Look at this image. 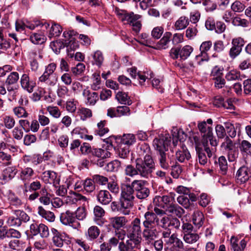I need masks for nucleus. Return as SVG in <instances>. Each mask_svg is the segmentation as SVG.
Segmentation results:
<instances>
[{
    "label": "nucleus",
    "mask_w": 251,
    "mask_h": 251,
    "mask_svg": "<svg viewBox=\"0 0 251 251\" xmlns=\"http://www.w3.org/2000/svg\"><path fill=\"white\" fill-rule=\"evenodd\" d=\"M151 161L148 157L145 161H142L141 158H137L135 160V167L131 164L126 165L124 171L125 174L131 177L140 175L143 178H148L151 176L154 171L152 169Z\"/></svg>",
    "instance_id": "f257e3e1"
},
{
    "label": "nucleus",
    "mask_w": 251,
    "mask_h": 251,
    "mask_svg": "<svg viewBox=\"0 0 251 251\" xmlns=\"http://www.w3.org/2000/svg\"><path fill=\"white\" fill-rule=\"evenodd\" d=\"M199 131L202 134V146L208 157H211L216 150L218 142L213 136L212 128L206 124V122H199L198 124Z\"/></svg>",
    "instance_id": "f03ea898"
},
{
    "label": "nucleus",
    "mask_w": 251,
    "mask_h": 251,
    "mask_svg": "<svg viewBox=\"0 0 251 251\" xmlns=\"http://www.w3.org/2000/svg\"><path fill=\"white\" fill-rule=\"evenodd\" d=\"M134 195H131L124 188L122 192L119 202L113 201L111 208L113 212H119L125 215L130 214L133 206Z\"/></svg>",
    "instance_id": "7ed1b4c3"
},
{
    "label": "nucleus",
    "mask_w": 251,
    "mask_h": 251,
    "mask_svg": "<svg viewBox=\"0 0 251 251\" xmlns=\"http://www.w3.org/2000/svg\"><path fill=\"white\" fill-rule=\"evenodd\" d=\"M147 182L142 179L134 180L130 185H126L125 188L131 195L135 192L136 197L139 199H145L150 195L149 189L146 187Z\"/></svg>",
    "instance_id": "20e7f679"
},
{
    "label": "nucleus",
    "mask_w": 251,
    "mask_h": 251,
    "mask_svg": "<svg viewBox=\"0 0 251 251\" xmlns=\"http://www.w3.org/2000/svg\"><path fill=\"white\" fill-rule=\"evenodd\" d=\"M116 13L119 18L125 24H129L132 26V29L136 33L139 32L141 24L138 20L141 16L138 14H134L133 12H127L126 11L121 9H117Z\"/></svg>",
    "instance_id": "39448f33"
},
{
    "label": "nucleus",
    "mask_w": 251,
    "mask_h": 251,
    "mask_svg": "<svg viewBox=\"0 0 251 251\" xmlns=\"http://www.w3.org/2000/svg\"><path fill=\"white\" fill-rule=\"evenodd\" d=\"M13 215L6 217V224L10 227H20L23 222L26 223L29 219V216L23 210L15 209L12 210Z\"/></svg>",
    "instance_id": "423d86ee"
},
{
    "label": "nucleus",
    "mask_w": 251,
    "mask_h": 251,
    "mask_svg": "<svg viewBox=\"0 0 251 251\" xmlns=\"http://www.w3.org/2000/svg\"><path fill=\"white\" fill-rule=\"evenodd\" d=\"M159 226L166 230L162 232V237L169 238L171 233V228L179 229L180 226V222L176 218H171L165 216L161 219Z\"/></svg>",
    "instance_id": "0eeeda50"
},
{
    "label": "nucleus",
    "mask_w": 251,
    "mask_h": 251,
    "mask_svg": "<svg viewBox=\"0 0 251 251\" xmlns=\"http://www.w3.org/2000/svg\"><path fill=\"white\" fill-rule=\"evenodd\" d=\"M171 142V136L168 133H161L155 137L153 141V146L158 153L168 151Z\"/></svg>",
    "instance_id": "6e6552de"
},
{
    "label": "nucleus",
    "mask_w": 251,
    "mask_h": 251,
    "mask_svg": "<svg viewBox=\"0 0 251 251\" xmlns=\"http://www.w3.org/2000/svg\"><path fill=\"white\" fill-rule=\"evenodd\" d=\"M56 68V64L51 63L49 64L43 74L39 78V81L44 82L49 86H54L57 82V78L53 75Z\"/></svg>",
    "instance_id": "1a4fd4ad"
},
{
    "label": "nucleus",
    "mask_w": 251,
    "mask_h": 251,
    "mask_svg": "<svg viewBox=\"0 0 251 251\" xmlns=\"http://www.w3.org/2000/svg\"><path fill=\"white\" fill-rule=\"evenodd\" d=\"M53 236L52 241L54 245L58 248H62L64 244L69 245L71 243V238L65 233H60L55 228L51 229Z\"/></svg>",
    "instance_id": "9d476101"
},
{
    "label": "nucleus",
    "mask_w": 251,
    "mask_h": 251,
    "mask_svg": "<svg viewBox=\"0 0 251 251\" xmlns=\"http://www.w3.org/2000/svg\"><path fill=\"white\" fill-rule=\"evenodd\" d=\"M30 232L34 236L39 234L43 238H47L49 236V228L43 224L33 222L30 226Z\"/></svg>",
    "instance_id": "9b49d317"
},
{
    "label": "nucleus",
    "mask_w": 251,
    "mask_h": 251,
    "mask_svg": "<svg viewBox=\"0 0 251 251\" xmlns=\"http://www.w3.org/2000/svg\"><path fill=\"white\" fill-rule=\"evenodd\" d=\"M35 175L33 169L29 167L22 168L19 174V178L24 183L25 191L27 192V187L29 182Z\"/></svg>",
    "instance_id": "f8f14e48"
},
{
    "label": "nucleus",
    "mask_w": 251,
    "mask_h": 251,
    "mask_svg": "<svg viewBox=\"0 0 251 251\" xmlns=\"http://www.w3.org/2000/svg\"><path fill=\"white\" fill-rule=\"evenodd\" d=\"M212 46L211 41L203 42L200 47V54L197 55L196 59L198 61V63L200 64L201 61H208L209 57L207 52L210 50Z\"/></svg>",
    "instance_id": "ddd939ff"
},
{
    "label": "nucleus",
    "mask_w": 251,
    "mask_h": 251,
    "mask_svg": "<svg viewBox=\"0 0 251 251\" xmlns=\"http://www.w3.org/2000/svg\"><path fill=\"white\" fill-rule=\"evenodd\" d=\"M137 151L139 155L140 156H144V159L142 161H145V159L149 158L150 161L152 160L151 163L152 164V169H155V163L151 155V149L148 144L143 143L139 144L137 148Z\"/></svg>",
    "instance_id": "4468645a"
},
{
    "label": "nucleus",
    "mask_w": 251,
    "mask_h": 251,
    "mask_svg": "<svg viewBox=\"0 0 251 251\" xmlns=\"http://www.w3.org/2000/svg\"><path fill=\"white\" fill-rule=\"evenodd\" d=\"M143 237L148 244H152V242L158 237V232L155 226H144Z\"/></svg>",
    "instance_id": "2eb2a0df"
},
{
    "label": "nucleus",
    "mask_w": 251,
    "mask_h": 251,
    "mask_svg": "<svg viewBox=\"0 0 251 251\" xmlns=\"http://www.w3.org/2000/svg\"><path fill=\"white\" fill-rule=\"evenodd\" d=\"M41 178L46 183L52 184L54 187L59 184L60 179L57 177V174L53 171H45L41 175Z\"/></svg>",
    "instance_id": "dca6fc26"
},
{
    "label": "nucleus",
    "mask_w": 251,
    "mask_h": 251,
    "mask_svg": "<svg viewBox=\"0 0 251 251\" xmlns=\"http://www.w3.org/2000/svg\"><path fill=\"white\" fill-rule=\"evenodd\" d=\"M60 220L61 223L65 226H74L76 225H79L76 221L75 213L69 210L61 213Z\"/></svg>",
    "instance_id": "f3484780"
},
{
    "label": "nucleus",
    "mask_w": 251,
    "mask_h": 251,
    "mask_svg": "<svg viewBox=\"0 0 251 251\" xmlns=\"http://www.w3.org/2000/svg\"><path fill=\"white\" fill-rule=\"evenodd\" d=\"M87 198L82 195L75 192L69 193V195L65 198V201L67 204L76 206L77 204H80L81 201H86Z\"/></svg>",
    "instance_id": "a211bd4d"
},
{
    "label": "nucleus",
    "mask_w": 251,
    "mask_h": 251,
    "mask_svg": "<svg viewBox=\"0 0 251 251\" xmlns=\"http://www.w3.org/2000/svg\"><path fill=\"white\" fill-rule=\"evenodd\" d=\"M20 82L22 88L29 93L33 91L34 88L36 86L35 82L30 79L28 75L25 74L22 75Z\"/></svg>",
    "instance_id": "6ab92c4d"
},
{
    "label": "nucleus",
    "mask_w": 251,
    "mask_h": 251,
    "mask_svg": "<svg viewBox=\"0 0 251 251\" xmlns=\"http://www.w3.org/2000/svg\"><path fill=\"white\" fill-rule=\"evenodd\" d=\"M226 128V133L228 134V136L232 138L236 137L237 133L238 134L241 133V125L240 124L236 123L233 124L229 122H226L224 123Z\"/></svg>",
    "instance_id": "aec40b11"
},
{
    "label": "nucleus",
    "mask_w": 251,
    "mask_h": 251,
    "mask_svg": "<svg viewBox=\"0 0 251 251\" xmlns=\"http://www.w3.org/2000/svg\"><path fill=\"white\" fill-rule=\"evenodd\" d=\"M144 217V226H153L152 225L155 224L159 226V219L154 212L148 211L145 213Z\"/></svg>",
    "instance_id": "412c9836"
},
{
    "label": "nucleus",
    "mask_w": 251,
    "mask_h": 251,
    "mask_svg": "<svg viewBox=\"0 0 251 251\" xmlns=\"http://www.w3.org/2000/svg\"><path fill=\"white\" fill-rule=\"evenodd\" d=\"M231 250L232 251H244L246 247L247 242L242 239L239 241L238 238L232 236L230 240Z\"/></svg>",
    "instance_id": "4be33fe9"
},
{
    "label": "nucleus",
    "mask_w": 251,
    "mask_h": 251,
    "mask_svg": "<svg viewBox=\"0 0 251 251\" xmlns=\"http://www.w3.org/2000/svg\"><path fill=\"white\" fill-rule=\"evenodd\" d=\"M109 222L111 226L118 230L126 225L127 220L124 216H115L110 218Z\"/></svg>",
    "instance_id": "5701e85b"
},
{
    "label": "nucleus",
    "mask_w": 251,
    "mask_h": 251,
    "mask_svg": "<svg viewBox=\"0 0 251 251\" xmlns=\"http://www.w3.org/2000/svg\"><path fill=\"white\" fill-rule=\"evenodd\" d=\"M158 154L159 164L160 167L165 170H169L172 164L170 156L166 153V152L158 153Z\"/></svg>",
    "instance_id": "b1692460"
},
{
    "label": "nucleus",
    "mask_w": 251,
    "mask_h": 251,
    "mask_svg": "<svg viewBox=\"0 0 251 251\" xmlns=\"http://www.w3.org/2000/svg\"><path fill=\"white\" fill-rule=\"evenodd\" d=\"M248 167L243 166L237 172L236 177L238 182L244 183L248 181L250 177Z\"/></svg>",
    "instance_id": "393cba45"
},
{
    "label": "nucleus",
    "mask_w": 251,
    "mask_h": 251,
    "mask_svg": "<svg viewBox=\"0 0 251 251\" xmlns=\"http://www.w3.org/2000/svg\"><path fill=\"white\" fill-rule=\"evenodd\" d=\"M172 33L170 32H166L163 37L158 42L155 49L157 50H165L169 47V44L171 41Z\"/></svg>",
    "instance_id": "a878e982"
},
{
    "label": "nucleus",
    "mask_w": 251,
    "mask_h": 251,
    "mask_svg": "<svg viewBox=\"0 0 251 251\" xmlns=\"http://www.w3.org/2000/svg\"><path fill=\"white\" fill-rule=\"evenodd\" d=\"M83 96L86 98V103L90 105H94L99 100L98 94L95 92H91L89 90L84 89Z\"/></svg>",
    "instance_id": "bb28decb"
},
{
    "label": "nucleus",
    "mask_w": 251,
    "mask_h": 251,
    "mask_svg": "<svg viewBox=\"0 0 251 251\" xmlns=\"http://www.w3.org/2000/svg\"><path fill=\"white\" fill-rule=\"evenodd\" d=\"M141 232L140 220L136 218L131 224V227L129 228L127 232L128 235H140Z\"/></svg>",
    "instance_id": "cd10ccee"
},
{
    "label": "nucleus",
    "mask_w": 251,
    "mask_h": 251,
    "mask_svg": "<svg viewBox=\"0 0 251 251\" xmlns=\"http://www.w3.org/2000/svg\"><path fill=\"white\" fill-rule=\"evenodd\" d=\"M23 160L25 163H32L37 165L42 162L43 158L39 154H33L24 155Z\"/></svg>",
    "instance_id": "c85d7f7f"
},
{
    "label": "nucleus",
    "mask_w": 251,
    "mask_h": 251,
    "mask_svg": "<svg viewBox=\"0 0 251 251\" xmlns=\"http://www.w3.org/2000/svg\"><path fill=\"white\" fill-rule=\"evenodd\" d=\"M129 240L126 241L125 245H130L134 250L140 249L141 248L142 238L140 235H128Z\"/></svg>",
    "instance_id": "c756f323"
},
{
    "label": "nucleus",
    "mask_w": 251,
    "mask_h": 251,
    "mask_svg": "<svg viewBox=\"0 0 251 251\" xmlns=\"http://www.w3.org/2000/svg\"><path fill=\"white\" fill-rule=\"evenodd\" d=\"M19 79V75L17 72H13L7 77L5 82L6 87H18L17 82Z\"/></svg>",
    "instance_id": "7c9ffc66"
},
{
    "label": "nucleus",
    "mask_w": 251,
    "mask_h": 251,
    "mask_svg": "<svg viewBox=\"0 0 251 251\" xmlns=\"http://www.w3.org/2000/svg\"><path fill=\"white\" fill-rule=\"evenodd\" d=\"M100 234V230L98 227L93 226L88 228L85 232V236L89 241H93L97 239Z\"/></svg>",
    "instance_id": "2f4dec72"
},
{
    "label": "nucleus",
    "mask_w": 251,
    "mask_h": 251,
    "mask_svg": "<svg viewBox=\"0 0 251 251\" xmlns=\"http://www.w3.org/2000/svg\"><path fill=\"white\" fill-rule=\"evenodd\" d=\"M166 211L178 218H180L184 213V209L176 204L170 205L167 208Z\"/></svg>",
    "instance_id": "473e14b6"
},
{
    "label": "nucleus",
    "mask_w": 251,
    "mask_h": 251,
    "mask_svg": "<svg viewBox=\"0 0 251 251\" xmlns=\"http://www.w3.org/2000/svg\"><path fill=\"white\" fill-rule=\"evenodd\" d=\"M97 199L101 204L106 205L111 201L112 197L108 191L100 190L97 195Z\"/></svg>",
    "instance_id": "72a5a7b5"
},
{
    "label": "nucleus",
    "mask_w": 251,
    "mask_h": 251,
    "mask_svg": "<svg viewBox=\"0 0 251 251\" xmlns=\"http://www.w3.org/2000/svg\"><path fill=\"white\" fill-rule=\"evenodd\" d=\"M204 220V215L201 212L197 210L194 212L192 221L193 224L196 227L198 228L201 227L203 224Z\"/></svg>",
    "instance_id": "f704fd0d"
},
{
    "label": "nucleus",
    "mask_w": 251,
    "mask_h": 251,
    "mask_svg": "<svg viewBox=\"0 0 251 251\" xmlns=\"http://www.w3.org/2000/svg\"><path fill=\"white\" fill-rule=\"evenodd\" d=\"M37 212L40 216L50 222H53L55 220L54 213L50 211H46L42 206H38Z\"/></svg>",
    "instance_id": "c9c22d12"
},
{
    "label": "nucleus",
    "mask_w": 251,
    "mask_h": 251,
    "mask_svg": "<svg viewBox=\"0 0 251 251\" xmlns=\"http://www.w3.org/2000/svg\"><path fill=\"white\" fill-rule=\"evenodd\" d=\"M189 19L185 16L180 17L175 23L174 27L176 30H182L189 25Z\"/></svg>",
    "instance_id": "e433bc0d"
},
{
    "label": "nucleus",
    "mask_w": 251,
    "mask_h": 251,
    "mask_svg": "<svg viewBox=\"0 0 251 251\" xmlns=\"http://www.w3.org/2000/svg\"><path fill=\"white\" fill-rule=\"evenodd\" d=\"M110 152L105 150L93 148L91 151V155L100 159H104L110 156Z\"/></svg>",
    "instance_id": "4c0bfd02"
},
{
    "label": "nucleus",
    "mask_w": 251,
    "mask_h": 251,
    "mask_svg": "<svg viewBox=\"0 0 251 251\" xmlns=\"http://www.w3.org/2000/svg\"><path fill=\"white\" fill-rule=\"evenodd\" d=\"M239 148L243 155L251 156V143L250 142L247 140H242Z\"/></svg>",
    "instance_id": "58836bf2"
},
{
    "label": "nucleus",
    "mask_w": 251,
    "mask_h": 251,
    "mask_svg": "<svg viewBox=\"0 0 251 251\" xmlns=\"http://www.w3.org/2000/svg\"><path fill=\"white\" fill-rule=\"evenodd\" d=\"M117 100L121 104L130 105L132 104V101L127 94L123 92H119L116 96Z\"/></svg>",
    "instance_id": "ea45409f"
},
{
    "label": "nucleus",
    "mask_w": 251,
    "mask_h": 251,
    "mask_svg": "<svg viewBox=\"0 0 251 251\" xmlns=\"http://www.w3.org/2000/svg\"><path fill=\"white\" fill-rule=\"evenodd\" d=\"M17 172V169L15 166L7 167L3 171L4 179L11 180L15 177Z\"/></svg>",
    "instance_id": "a19ab883"
},
{
    "label": "nucleus",
    "mask_w": 251,
    "mask_h": 251,
    "mask_svg": "<svg viewBox=\"0 0 251 251\" xmlns=\"http://www.w3.org/2000/svg\"><path fill=\"white\" fill-rule=\"evenodd\" d=\"M40 197L39 198V201L45 205H48L50 202V194L47 192V189L44 187L40 191Z\"/></svg>",
    "instance_id": "79ce46f5"
},
{
    "label": "nucleus",
    "mask_w": 251,
    "mask_h": 251,
    "mask_svg": "<svg viewBox=\"0 0 251 251\" xmlns=\"http://www.w3.org/2000/svg\"><path fill=\"white\" fill-rule=\"evenodd\" d=\"M106 121L103 120L97 124V129L95 131L96 134L100 136H103L109 131L108 127H106Z\"/></svg>",
    "instance_id": "37998d69"
},
{
    "label": "nucleus",
    "mask_w": 251,
    "mask_h": 251,
    "mask_svg": "<svg viewBox=\"0 0 251 251\" xmlns=\"http://www.w3.org/2000/svg\"><path fill=\"white\" fill-rule=\"evenodd\" d=\"M8 200L11 206H13L16 208L20 207L23 205L22 200L14 193H10L8 196Z\"/></svg>",
    "instance_id": "c03bdc74"
},
{
    "label": "nucleus",
    "mask_w": 251,
    "mask_h": 251,
    "mask_svg": "<svg viewBox=\"0 0 251 251\" xmlns=\"http://www.w3.org/2000/svg\"><path fill=\"white\" fill-rule=\"evenodd\" d=\"M221 147L226 151H231L236 148L235 144L229 136H226L225 138L224 141L221 144Z\"/></svg>",
    "instance_id": "a18cd8bd"
},
{
    "label": "nucleus",
    "mask_w": 251,
    "mask_h": 251,
    "mask_svg": "<svg viewBox=\"0 0 251 251\" xmlns=\"http://www.w3.org/2000/svg\"><path fill=\"white\" fill-rule=\"evenodd\" d=\"M30 39L34 44H41L46 40V36L41 32L32 34L30 36Z\"/></svg>",
    "instance_id": "49530a36"
},
{
    "label": "nucleus",
    "mask_w": 251,
    "mask_h": 251,
    "mask_svg": "<svg viewBox=\"0 0 251 251\" xmlns=\"http://www.w3.org/2000/svg\"><path fill=\"white\" fill-rule=\"evenodd\" d=\"M244 75H241L240 72L235 70H231L226 75V78L227 81H232L236 80H242L245 78Z\"/></svg>",
    "instance_id": "de8ad7c7"
},
{
    "label": "nucleus",
    "mask_w": 251,
    "mask_h": 251,
    "mask_svg": "<svg viewBox=\"0 0 251 251\" xmlns=\"http://www.w3.org/2000/svg\"><path fill=\"white\" fill-rule=\"evenodd\" d=\"M93 60L92 63L99 67H100L104 60V57L102 52L100 50H97L92 54Z\"/></svg>",
    "instance_id": "09e8293b"
},
{
    "label": "nucleus",
    "mask_w": 251,
    "mask_h": 251,
    "mask_svg": "<svg viewBox=\"0 0 251 251\" xmlns=\"http://www.w3.org/2000/svg\"><path fill=\"white\" fill-rule=\"evenodd\" d=\"M136 142L135 135L133 134H124L121 140V144H124L128 147L132 145Z\"/></svg>",
    "instance_id": "8fccbe9b"
},
{
    "label": "nucleus",
    "mask_w": 251,
    "mask_h": 251,
    "mask_svg": "<svg viewBox=\"0 0 251 251\" xmlns=\"http://www.w3.org/2000/svg\"><path fill=\"white\" fill-rule=\"evenodd\" d=\"M172 136L173 137V144L174 146L176 145L177 140L181 141L184 139L183 136H186V135L184 134V132L181 130H178L177 128H174L172 132Z\"/></svg>",
    "instance_id": "3c124183"
},
{
    "label": "nucleus",
    "mask_w": 251,
    "mask_h": 251,
    "mask_svg": "<svg viewBox=\"0 0 251 251\" xmlns=\"http://www.w3.org/2000/svg\"><path fill=\"white\" fill-rule=\"evenodd\" d=\"M77 114L80 118V119L85 121L87 118H89L92 116V112L91 110L89 108L82 107L78 109Z\"/></svg>",
    "instance_id": "603ef678"
},
{
    "label": "nucleus",
    "mask_w": 251,
    "mask_h": 251,
    "mask_svg": "<svg viewBox=\"0 0 251 251\" xmlns=\"http://www.w3.org/2000/svg\"><path fill=\"white\" fill-rule=\"evenodd\" d=\"M199 239V236L197 233L190 232L185 233L183 236L184 241L188 244H193L196 242Z\"/></svg>",
    "instance_id": "864d4df0"
},
{
    "label": "nucleus",
    "mask_w": 251,
    "mask_h": 251,
    "mask_svg": "<svg viewBox=\"0 0 251 251\" xmlns=\"http://www.w3.org/2000/svg\"><path fill=\"white\" fill-rule=\"evenodd\" d=\"M74 213L76 220L83 221L87 216L86 210L84 207L79 206Z\"/></svg>",
    "instance_id": "5fc2aeb1"
},
{
    "label": "nucleus",
    "mask_w": 251,
    "mask_h": 251,
    "mask_svg": "<svg viewBox=\"0 0 251 251\" xmlns=\"http://www.w3.org/2000/svg\"><path fill=\"white\" fill-rule=\"evenodd\" d=\"M8 92V100L9 101L16 100L18 95V87H6Z\"/></svg>",
    "instance_id": "6e6d98bb"
},
{
    "label": "nucleus",
    "mask_w": 251,
    "mask_h": 251,
    "mask_svg": "<svg viewBox=\"0 0 251 251\" xmlns=\"http://www.w3.org/2000/svg\"><path fill=\"white\" fill-rule=\"evenodd\" d=\"M193 49L189 45H186L181 49L180 48V58L182 60H185L191 54Z\"/></svg>",
    "instance_id": "4d7b16f0"
},
{
    "label": "nucleus",
    "mask_w": 251,
    "mask_h": 251,
    "mask_svg": "<svg viewBox=\"0 0 251 251\" xmlns=\"http://www.w3.org/2000/svg\"><path fill=\"white\" fill-rule=\"evenodd\" d=\"M62 31L61 26L57 24L53 23L51 26L49 36L50 38L53 36L58 37L60 35Z\"/></svg>",
    "instance_id": "13d9d810"
},
{
    "label": "nucleus",
    "mask_w": 251,
    "mask_h": 251,
    "mask_svg": "<svg viewBox=\"0 0 251 251\" xmlns=\"http://www.w3.org/2000/svg\"><path fill=\"white\" fill-rule=\"evenodd\" d=\"M118 153L120 158L123 159L126 158L129 153V147L121 143L118 149Z\"/></svg>",
    "instance_id": "bf43d9fd"
},
{
    "label": "nucleus",
    "mask_w": 251,
    "mask_h": 251,
    "mask_svg": "<svg viewBox=\"0 0 251 251\" xmlns=\"http://www.w3.org/2000/svg\"><path fill=\"white\" fill-rule=\"evenodd\" d=\"M176 156L177 160L180 162H183L185 159L188 160L191 157L189 152L187 150L177 151Z\"/></svg>",
    "instance_id": "052dcab7"
},
{
    "label": "nucleus",
    "mask_w": 251,
    "mask_h": 251,
    "mask_svg": "<svg viewBox=\"0 0 251 251\" xmlns=\"http://www.w3.org/2000/svg\"><path fill=\"white\" fill-rule=\"evenodd\" d=\"M121 168V162L118 160H115L108 163L106 169L109 172H117Z\"/></svg>",
    "instance_id": "680f3d73"
},
{
    "label": "nucleus",
    "mask_w": 251,
    "mask_h": 251,
    "mask_svg": "<svg viewBox=\"0 0 251 251\" xmlns=\"http://www.w3.org/2000/svg\"><path fill=\"white\" fill-rule=\"evenodd\" d=\"M189 140L190 142L195 145L196 150L197 149H201V144H202V141L201 142L200 137L198 133H193L190 137Z\"/></svg>",
    "instance_id": "e2e57ef3"
},
{
    "label": "nucleus",
    "mask_w": 251,
    "mask_h": 251,
    "mask_svg": "<svg viewBox=\"0 0 251 251\" xmlns=\"http://www.w3.org/2000/svg\"><path fill=\"white\" fill-rule=\"evenodd\" d=\"M14 115L19 118H26L28 114L25 108L22 106H16L13 109Z\"/></svg>",
    "instance_id": "0e129e2a"
},
{
    "label": "nucleus",
    "mask_w": 251,
    "mask_h": 251,
    "mask_svg": "<svg viewBox=\"0 0 251 251\" xmlns=\"http://www.w3.org/2000/svg\"><path fill=\"white\" fill-rule=\"evenodd\" d=\"M95 183L92 179L87 178L83 182V188L84 190L88 193H91L93 192L95 188Z\"/></svg>",
    "instance_id": "69168bd1"
},
{
    "label": "nucleus",
    "mask_w": 251,
    "mask_h": 251,
    "mask_svg": "<svg viewBox=\"0 0 251 251\" xmlns=\"http://www.w3.org/2000/svg\"><path fill=\"white\" fill-rule=\"evenodd\" d=\"M65 45L67 47L68 52L74 51L78 48V43L75 41V38H72L70 41H68L65 40Z\"/></svg>",
    "instance_id": "338daca9"
},
{
    "label": "nucleus",
    "mask_w": 251,
    "mask_h": 251,
    "mask_svg": "<svg viewBox=\"0 0 251 251\" xmlns=\"http://www.w3.org/2000/svg\"><path fill=\"white\" fill-rule=\"evenodd\" d=\"M3 122L4 123V126L8 129H10L14 127L16 123L14 118L12 116L9 115L5 116L3 118Z\"/></svg>",
    "instance_id": "774afa93"
}]
</instances>
